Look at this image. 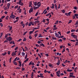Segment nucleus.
Here are the masks:
<instances>
[{"label":"nucleus","mask_w":78,"mask_h":78,"mask_svg":"<svg viewBox=\"0 0 78 78\" xmlns=\"http://www.w3.org/2000/svg\"><path fill=\"white\" fill-rule=\"evenodd\" d=\"M6 39L7 40H5L4 41V43H5V42H11V41H12V38H11V37H7L6 38Z\"/></svg>","instance_id":"obj_1"},{"label":"nucleus","mask_w":78,"mask_h":78,"mask_svg":"<svg viewBox=\"0 0 78 78\" xmlns=\"http://www.w3.org/2000/svg\"><path fill=\"white\" fill-rule=\"evenodd\" d=\"M16 53H14V52H13L12 53V56H16Z\"/></svg>","instance_id":"obj_12"},{"label":"nucleus","mask_w":78,"mask_h":78,"mask_svg":"<svg viewBox=\"0 0 78 78\" xmlns=\"http://www.w3.org/2000/svg\"><path fill=\"white\" fill-rule=\"evenodd\" d=\"M76 69H77V67H76V68L74 69V71L75 72H76Z\"/></svg>","instance_id":"obj_26"},{"label":"nucleus","mask_w":78,"mask_h":78,"mask_svg":"<svg viewBox=\"0 0 78 78\" xmlns=\"http://www.w3.org/2000/svg\"><path fill=\"white\" fill-rule=\"evenodd\" d=\"M56 3V0H54V3Z\"/></svg>","instance_id":"obj_58"},{"label":"nucleus","mask_w":78,"mask_h":78,"mask_svg":"<svg viewBox=\"0 0 78 78\" xmlns=\"http://www.w3.org/2000/svg\"><path fill=\"white\" fill-rule=\"evenodd\" d=\"M39 27H35L34 29H33V30H37V29H39Z\"/></svg>","instance_id":"obj_30"},{"label":"nucleus","mask_w":78,"mask_h":78,"mask_svg":"<svg viewBox=\"0 0 78 78\" xmlns=\"http://www.w3.org/2000/svg\"><path fill=\"white\" fill-rule=\"evenodd\" d=\"M72 69H67V72H72Z\"/></svg>","instance_id":"obj_13"},{"label":"nucleus","mask_w":78,"mask_h":78,"mask_svg":"<svg viewBox=\"0 0 78 78\" xmlns=\"http://www.w3.org/2000/svg\"><path fill=\"white\" fill-rule=\"evenodd\" d=\"M8 34H9V36H11V34L9 33L7 34H5V38H7V37L8 36Z\"/></svg>","instance_id":"obj_4"},{"label":"nucleus","mask_w":78,"mask_h":78,"mask_svg":"<svg viewBox=\"0 0 78 78\" xmlns=\"http://www.w3.org/2000/svg\"><path fill=\"white\" fill-rule=\"evenodd\" d=\"M62 39L64 41H66V38L65 37H63L62 38Z\"/></svg>","instance_id":"obj_56"},{"label":"nucleus","mask_w":78,"mask_h":78,"mask_svg":"<svg viewBox=\"0 0 78 78\" xmlns=\"http://www.w3.org/2000/svg\"><path fill=\"white\" fill-rule=\"evenodd\" d=\"M35 37H37V34H36L35 35Z\"/></svg>","instance_id":"obj_52"},{"label":"nucleus","mask_w":78,"mask_h":78,"mask_svg":"<svg viewBox=\"0 0 78 78\" xmlns=\"http://www.w3.org/2000/svg\"><path fill=\"white\" fill-rule=\"evenodd\" d=\"M0 25L1 27H3V24L2 23H0Z\"/></svg>","instance_id":"obj_54"},{"label":"nucleus","mask_w":78,"mask_h":78,"mask_svg":"<svg viewBox=\"0 0 78 78\" xmlns=\"http://www.w3.org/2000/svg\"><path fill=\"white\" fill-rule=\"evenodd\" d=\"M58 23V20H57L56 22L54 23V24H55V25H57Z\"/></svg>","instance_id":"obj_28"},{"label":"nucleus","mask_w":78,"mask_h":78,"mask_svg":"<svg viewBox=\"0 0 78 78\" xmlns=\"http://www.w3.org/2000/svg\"><path fill=\"white\" fill-rule=\"evenodd\" d=\"M33 32H32V31H30V32H29V34L30 35L31 34H32V33H33Z\"/></svg>","instance_id":"obj_50"},{"label":"nucleus","mask_w":78,"mask_h":78,"mask_svg":"<svg viewBox=\"0 0 78 78\" xmlns=\"http://www.w3.org/2000/svg\"><path fill=\"white\" fill-rule=\"evenodd\" d=\"M61 73V71L60 70L58 71V72H56V73L57 74V76H58V77H60V75L59 74Z\"/></svg>","instance_id":"obj_2"},{"label":"nucleus","mask_w":78,"mask_h":78,"mask_svg":"<svg viewBox=\"0 0 78 78\" xmlns=\"http://www.w3.org/2000/svg\"><path fill=\"white\" fill-rule=\"evenodd\" d=\"M78 25V20L76 21V22L75 24V25Z\"/></svg>","instance_id":"obj_25"},{"label":"nucleus","mask_w":78,"mask_h":78,"mask_svg":"<svg viewBox=\"0 0 78 78\" xmlns=\"http://www.w3.org/2000/svg\"><path fill=\"white\" fill-rule=\"evenodd\" d=\"M58 42H62V40L61 39H59V40H58Z\"/></svg>","instance_id":"obj_39"},{"label":"nucleus","mask_w":78,"mask_h":78,"mask_svg":"<svg viewBox=\"0 0 78 78\" xmlns=\"http://www.w3.org/2000/svg\"><path fill=\"white\" fill-rule=\"evenodd\" d=\"M7 7H8V9H9V7H10V6H11V5L9 3H7Z\"/></svg>","instance_id":"obj_7"},{"label":"nucleus","mask_w":78,"mask_h":78,"mask_svg":"<svg viewBox=\"0 0 78 78\" xmlns=\"http://www.w3.org/2000/svg\"><path fill=\"white\" fill-rule=\"evenodd\" d=\"M73 8L74 9H75V10H76V9H77V7L76 6H74Z\"/></svg>","instance_id":"obj_38"},{"label":"nucleus","mask_w":78,"mask_h":78,"mask_svg":"<svg viewBox=\"0 0 78 78\" xmlns=\"http://www.w3.org/2000/svg\"><path fill=\"white\" fill-rule=\"evenodd\" d=\"M38 37H42V34H39Z\"/></svg>","instance_id":"obj_33"},{"label":"nucleus","mask_w":78,"mask_h":78,"mask_svg":"<svg viewBox=\"0 0 78 78\" xmlns=\"http://www.w3.org/2000/svg\"><path fill=\"white\" fill-rule=\"evenodd\" d=\"M19 5H21V6H23V3L22 2H20V3H18Z\"/></svg>","instance_id":"obj_19"},{"label":"nucleus","mask_w":78,"mask_h":78,"mask_svg":"<svg viewBox=\"0 0 78 78\" xmlns=\"http://www.w3.org/2000/svg\"><path fill=\"white\" fill-rule=\"evenodd\" d=\"M7 53H6V52H5L4 53H2V55H3V56H5V55H6Z\"/></svg>","instance_id":"obj_20"},{"label":"nucleus","mask_w":78,"mask_h":78,"mask_svg":"<svg viewBox=\"0 0 78 78\" xmlns=\"http://www.w3.org/2000/svg\"><path fill=\"white\" fill-rule=\"evenodd\" d=\"M30 23L31 24V25H34V23H33L32 22H30Z\"/></svg>","instance_id":"obj_53"},{"label":"nucleus","mask_w":78,"mask_h":78,"mask_svg":"<svg viewBox=\"0 0 78 78\" xmlns=\"http://www.w3.org/2000/svg\"><path fill=\"white\" fill-rule=\"evenodd\" d=\"M22 56H25V53L24 52H22Z\"/></svg>","instance_id":"obj_23"},{"label":"nucleus","mask_w":78,"mask_h":78,"mask_svg":"<svg viewBox=\"0 0 78 78\" xmlns=\"http://www.w3.org/2000/svg\"><path fill=\"white\" fill-rule=\"evenodd\" d=\"M57 30V27H54L53 29V30L54 31H55V30Z\"/></svg>","instance_id":"obj_42"},{"label":"nucleus","mask_w":78,"mask_h":78,"mask_svg":"<svg viewBox=\"0 0 78 78\" xmlns=\"http://www.w3.org/2000/svg\"><path fill=\"white\" fill-rule=\"evenodd\" d=\"M39 7H36L35 6H34L33 8H34V9L35 10H36V9H37V8H39Z\"/></svg>","instance_id":"obj_10"},{"label":"nucleus","mask_w":78,"mask_h":78,"mask_svg":"<svg viewBox=\"0 0 78 78\" xmlns=\"http://www.w3.org/2000/svg\"><path fill=\"white\" fill-rule=\"evenodd\" d=\"M71 37H73L74 38V39H77V36L75 35H71Z\"/></svg>","instance_id":"obj_5"},{"label":"nucleus","mask_w":78,"mask_h":78,"mask_svg":"<svg viewBox=\"0 0 78 78\" xmlns=\"http://www.w3.org/2000/svg\"><path fill=\"white\" fill-rule=\"evenodd\" d=\"M71 13H72V12H70L68 13V16H70V14H71Z\"/></svg>","instance_id":"obj_27"},{"label":"nucleus","mask_w":78,"mask_h":78,"mask_svg":"<svg viewBox=\"0 0 78 78\" xmlns=\"http://www.w3.org/2000/svg\"><path fill=\"white\" fill-rule=\"evenodd\" d=\"M27 40V39L25 38H24L23 39V41H26Z\"/></svg>","instance_id":"obj_62"},{"label":"nucleus","mask_w":78,"mask_h":78,"mask_svg":"<svg viewBox=\"0 0 78 78\" xmlns=\"http://www.w3.org/2000/svg\"><path fill=\"white\" fill-rule=\"evenodd\" d=\"M37 43H38V44H41V41H38L37 42Z\"/></svg>","instance_id":"obj_57"},{"label":"nucleus","mask_w":78,"mask_h":78,"mask_svg":"<svg viewBox=\"0 0 78 78\" xmlns=\"http://www.w3.org/2000/svg\"><path fill=\"white\" fill-rule=\"evenodd\" d=\"M18 21H19V20H16V21H14L13 22V23H16V22H18Z\"/></svg>","instance_id":"obj_51"},{"label":"nucleus","mask_w":78,"mask_h":78,"mask_svg":"<svg viewBox=\"0 0 78 78\" xmlns=\"http://www.w3.org/2000/svg\"><path fill=\"white\" fill-rule=\"evenodd\" d=\"M61 7V5L59 4L58 6V9H59Z\"/></svg>","instance_id":"obj_44"},{"label":"nucleus","mask_w":78,"mask_h":78,"mask_svg":"<svg viewBox=\"0 0 78 78\" xmlns=\"http://www.w3.org/2000/svg\"><path fill=\"white\" fill-rule=\"evenodd\" d=\"M12 26H11V27H10V28H9V31H11V30H12Z\"/></svg>","instance_id":"obj_40"},{"label":"nucleus","mask_w":78,"mask_h":78,"mask_svg":"<svg viewBox=\"0 0 78 78\" xmlns=\"http://www.w3.org/2000/svg\"><path fill=\"white\" fill-rule=\"evenodd\" d=\"M25 50L26 51H27V50H28V48L27 47H25Z\"/></svg>","instance_id":"obj_29"},{"label":"nucleus","mask_w":78,"mask_h":78,"mask_svg":"<svg viewBox=\"0 0 78 78\" xmlns=\"http://www.w3.org/2000/svg\"><path fill=\"white\" fill-rule=\"evenodd\" d=\"M2 36H3V33H1V36L0 35V37L1 38H2Z\"/></svg>","instance_id":"obj_31"},{"label":"nucleus","mask_w":78,"mask_h":78,"mask_svg":"<svg viewBox=\"0 0 78 78\" xmlns=\"http://www.w3.org/2000/svg\"><path fill=\"white\" fill-rule=\"evenodd\" d=\"M13 62L15 66H17V62H16L13 61Z\"/></svg>","instance_id":"obj_17"},{"label":"nucleus","mask_w":78,"mask_h":78,"mask_svg":"<svg viewBox=\"0 0 78 78\" xmlns=\"http://www.w3.org/2000/svg\"><path fill=\"white\" fill-rule=\"evenodd\" d=\"M49 23V22H47V23H45V25H48Z\"/></svg>","instance_id":"obj_64"},{"label":"nucleus","mask_w":78,"mask_h":78,"mask_svg":"<svg viewBox=\"0 0 78 78\" xmlns=\"http://www.w3.org/2000/svg\"><path fill=\"white\" fill-rule=\"evenodd\" d=\"M52 6L51 7L52 9H54L55 8V5L53 4H52Z\"/></svg>","instance_id":"obj_11"},{"label":"nucleus","mask_w":78,"mask_h":78,"mask_svg":"<svg viewBox=\"0 0 78 78\" xmlns=\"http://www.w3.org/2000/svg\"><path fill=\"white\" fill-rule=\"evenodd\" d=\"M71 32H75V30L73 29L71 30Z\"/></svg>","instance_id":"obj_35"},{"label":"nucleus","mask_w":78,"mask_h":78,"mask_svg":"<svg viewBox=\"0 0 78 78\" xmlns=\"http://www.w3.org/2000/svg\"><path fill=\"white\" fill-rule=\"evenodd\" d=\"M34 73H33L32 72L31 73V77L32 78H33V76H34Z\"/></svg>","instance_id":"obj_21"},{"label":"nucleus","mask_w":78,"mask_h":78,"mask_svg":"<svg viewBox=\"0 0 78 78\" xmlns=\"http://www.w3.org/2000/svg\"><path fill=\"white\" fill-rule=\"evenodd\" d=\"M49 67H51L52 68H53V65H51V64H49Z\"/></svg>","instance_id":"obj_16"},{"label":"nucleus","mask_w":78,"mask_h":78,"mask_svg":"<svg viewBox=\"0 0 78 78\" xmlns=\"http://www.w3.org/2000/svg\"><path fill=\"white\" fill-rule=\"evenodd\" d=\"M19 67H21V66H22V63H21V62H20V61H19Z\"/></svg>","instance_id":"obj_9"},{"label":"nucleus","mask_w":78,"mask_h":78,"mask_svg":"<svg viewBox=\"0 0 78 78\" xmlns=\"http://www.w3.org/2000/svg\"><path fill=\"white\" fill-rule=\"evenodd\" d=\"M27 33V31H26V32H24V34H23V35L24 36H25V35L26 34V33Z\"/></svg>","instance_id":"obj_34"},{"label":"nucleus","mask_w":78,"mask_h":78,"mask_svg":"<svg viewBox=\"0 0 78 78\" xmlns=\"http://www.w3.org/2000/svg\"><path fill=\"white\" fill-rule=\"evenodd\" d=\"M24 14L25 15H26V14H27V13L26 12V10H25L24 12Z\"/></svg>","instance_id":"obj_63"},{"label":"nucleus","mask_w":78,"mask_h":78,"mask_svg":"<svg viewBox=\"0 0 78 78\" xmlns=\"http://www.w3.org/2000/svg\"><path fill=\"white\" fill-rule=\"evenodd\" d=\"M62 12L63 13V14H64L65 12H66V11H65V10L63 9L62 10Z\"/></svg>","instance_id":"obj_18"},{"label":"nucleus","mask_w":78,"mask_h":78,"mask_svg":"<svg viewBox=\"0 0 78 78\" xmlns=\"http://www.w3.org/2000/svg\"><path fill=\"white\" fill-rule=\"evenodd\" d=\"M74 16H75V17H77V16H78V14H75Z\"/></svg>","instance_id":"obj_59"},{"label":"nucleus","mask_w":78,"mask_h":78,"mask_svg":"<svg viewBox=\"0 0 78 78\" xmlns=\"http://www.w3.org/2000/svg\"><path fill=\"white\" fill-rule=\"evenodd\" d=\"M31 64H32V61H31L29 63V65L30 66Z\"/></svg>","instance_id":"obj_48"},{"label":"nucleus","mask_w":78,"mask_h":78,"mask_svg":"<svg viewBox=\"0 0 78 78\" xmlns=\"http://www.w3.org/2000/svg\"><path fill=\"white\" fill-rule=\"evenodd\" d=\"M18 7H19V5H17L16 6H15V9L16 8H18Z\"/></svg>","instance_id":"obj_43"},{"label":"nucleus","mask_w":78,"mask_h":78,"mask_svg":"<svg viewBox=\"0 0 78 78\" xmlns=\"http://www.w3.org/2000/svg\"><path fill=\"white\" fill-rule=\"evenodd\" d=\"M18 48H19V47H17L15 48V50H17L18 49Z\"/></svg>","instance_id":"obj_37"},{"label":"nucleus","mask_w":78,"mask_h":78,"mask_svg":"<svg viewBox=\"0 0 78 78\" xmlns=\"http://www.w3.org/2000/svg\"><path fill=\"white\" fill-rule=\"evenodd\" d=\"M29 38L30 39H32V37L31 35L29 36Z\"/></svg>","instance_id":"obj_45"},{"label":"nucleus","mask_w":78,"mask_h":78,"mask_svg":"<svg viewBox=\"0 0 78 78\" xmlns=\"http://www.w3.org/2000/svg\"><path fill=\"white\" fill-rule=\"evenodd\" d=\"M5 16H3L1 17V19H4V18H5Z\"/></svg>","instance_id":"obj_41"},{"label":"nucleus","mask_w":78,"mask_h":78,"mask_svg":"<svg viewBox=\"0 0 78 78\" xmlns=\"http://www.w3.org/2000/svg\"><path fill=\"white\" fill-rule=\"evenodd\" d=\"M15 17H16V16L14 15H12L10 16V18H11V19H15Z\"/></svg>","instance_id":"obj_6"},{"label":"nucleus","mask_w":78,"mask_h":78,"mask_svg":"<svg viewBox=\"0 0 78 78\" xmlns=\"http://www.w3.org/2000/svg\"><path fill=\"white\" fill-rule=\"evenodd\" d=\"M51 14V13L49 12V13L47 14L46 16H48L50 15Z\"/></svg>","instance_id":"obj_36"},{"label":"nucleus","mask_w":78,"mask_h":78,"mask_svg":"<svg viewBox=\"0 0 78 78\" xmlns=\"http://www.w3.org/2000/svg\"><path fill=\"white\" fill-rule=\"evenodd\" d=\"M31 8H30V10L29 11V13H31V12L33 11V6H31Z\"/></svg>","instance_id":"obj_3"},{"label":"nucleus","mask_w":78,"mask_h":78,"mask_svg":"<svg viewBox=\"0 0 78 78\" xmlns=\"http://www.w3.org/2000/svg\"><path fill=\"white\" fill-rule=\"evenodd\" d=\"M41 4L40 3V2H38L37 4V5L39 7H40L41 6Z\"/></svg>","instance_id":"obj_8"},{"label":"nucleus","mask_w":78,"mask_h":78,"mask_svg":"<svg viewBox=\"0 0 78 78\" xmlns=\"http://www.w3.org/2000/svg\"><path fill=\"white\" fill-rule=\"evenodd\" d=\"M70 33V31H69L67 32V34H69Z\"/></svg>","instance_id":"obj_60"},{"label":"nucleus","mask_w":78,"mask_h":78,"mask_svg":"<svg viewBox=\"0 0 78 78\" xmlns=\"http://www.w3.org/2000/svg\"><path fill=\"white\" fill-rule=\"evenodd\" d=\"M37 2H35L34 3V6H37Z\"/></svg>","instance_id":"obj_22"},{"label":"nucleus","mask_w":78,"mask_h":78,"mask_svg":"<svg viewBox=\"0 0 78 78\" xmlns=\"http://www.w3.org/2000/svg\"><path fill=\"white\" fill-rule=\"evenodd\" d=\"M55 34L56 37H58V36H59V34H57L56 33H55Z\"/></svg>","instance_id":"obj_14"},{"label":"nucleus","mask_w":78,"mask_h":78,"mask_svg":"<svg viewBox=\"0 0 78 78\" xmlns=\"http://www.w3.org/2000/svg\"><path fill=\"white\" fill-rule=\"evenodd\" d=\"M9 17L8 16H7L5 18L6 20H8V19Z\"/></svg>","instance_id":"obj_49"},{"label":"nucleus","mask_w":78,"mask_h":78,"mask_svg":"<svg viewBox=\"0 0 78 78\" xmlns=\"http://www.w3.org/2000/svg\"><path fill=\"white\" fill-rule=\"evenodd\" d=\"M72 22V20H70L69 21V23H68V24H69V23H71V22Z\"/></svg>","instance_id":"obj_32"},{"label":"nucleus","mask_w":78,"mask_h":78,"mask_svg":"<svg viewBox=\"0 0 78 78\" xmlns=\"http://www.w3.org/2000/svg\"><path fill=\"white\" fill-rule=\"evenodd\" d=\"M29 24V23H28V22H27L25 24V25L26 26H27V25H28V24Z\"/></svg>","instance_id":"obj_46"},{"label":"nucleus","mask_w":78,"mask_h":78,"mask_svg":"<svg viewBox=\"0 0 78 78\" xmlns=\"http://www.w3.org/2000/svg\"><path fill=\"white\" fill-rule=\"evenodd\" d=\"M55 8L56 10H57L58 9V7L57 5H56V4L55 5Z\"/></svg>","instance_id":"obj_15"},{"label":"nucleus","mask_w":78,"mask_h":78,"mask_svg":"<svg viewBox=\"0 0 78 78\" xmlns=\"http://www.w3.org/2000/svg\"><path fill=\"white\" fill-rule=\"evenodd\" d=\"M3 21V20L2 18H0V23H1Z\"/></svg>","instance_id":"obj_47"},{"label":"nucleus","mask_w":78,"mask_h":78,"mask_svg":"<svg viewBox=\"0 0 78 78\" xmlns=\"http://www.w3.org/2000/svg\"><path fill=\"white\" fill-rule=\"evenodd\" d=\"M32 5V2H31L30 3L29 5V7H30V6H31V5Z\"/></svg>","instance_id":"obj_24"},{"label":"nucleus","mask_w":78,"mask_h":78,"mask_svg":"<svg viewBox=\"0 0 78 78\" xmlns=\"http://www.w3.org/2000/svg\"><path fill=\"white\" fill-rule=\"evenodd\" d=\"M75 45L76 46V45H78V41H77L76 42V44H75Z\"/></svg>","instance_id":"obj_61"},{"label":"nucleus","mask_w":78,"mask_h":78,"mask_svg":"<svg viewBox=\"0 0 78 78\" xmlns=\"http://www.w3.org/2000/svg\"><path fill=\"white\" fill-rule=\"evenodd\" d=\"M21 25L22 26H23V28H24V27H25V24H24V23L21 24Z\"/></svg>","instance_id":"obj_55"}]
</instances>
